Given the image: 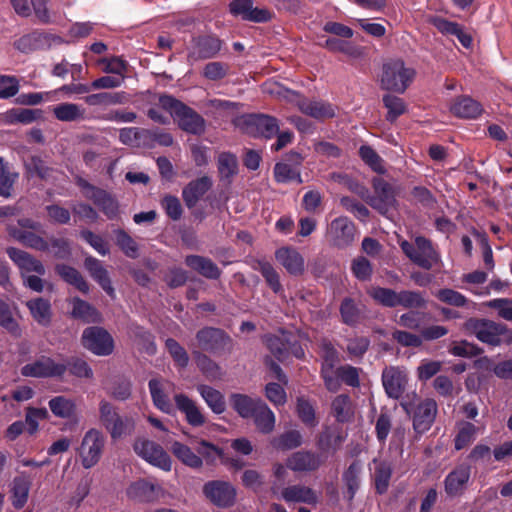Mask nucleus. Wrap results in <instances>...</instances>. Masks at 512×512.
Returning a JSON list of instances; mask_svg holds the SVG:
<instances>
[{
  "label": "nucleus",
  "mask_w": 512,
  "mask_h": 512,
  "mask_svg": "<svg viewBox=\"0 0 512 512\" xmlns=\"http://www.w3.org/2000/svg\"><path fill=\"white\" fill-rule=\"evenodd\" d=\"M263 91L272 97L295 103L301 112L319 120L332 118L336 115L335 108L331 104L322 101L305 100L297 93L277 82L265 83Z\"/></svg>",
  "instance_id": "1"
},
{
  "label": "nucleus",
  "mask_w": 512,
  "mask_h": 512,
  "mask_svg": "<svg viewBox=\"0 0 512 512\" xmlns=\"http://www.w3.org/2000/svg\"><path fill=\"white\" fill-rule=\"evenodd\" d=\"M416 75L415 69L401 58L386 59L379 76L380 87L384 90L404 93Z\"/></svg>",
  "instance_id": "2"
},
{
  "label": "nucleus",
  "mask_w": 512,
  "mask_h": 512,
  "mask_svg": "<svg viewBox=\"0 0 512 512\" xmlns=\"http://www.w3.org/2000/svg\"><path fill=\"white\" fill-rule=\"evenodd\" d=\"M99 421L110 435L111 440L118 441L133 435L136 423V415H121L108 401L99 403Z\"/></svg>",
  "instance_id": "3"
},
{
  "label": "nucleus",
  "mask_w": 512,
  "mask_h": 512,
  "mask_svg": "<svg viewBox=\"0 0 512 512\" xmlns=\"http://www.w3.org/2000/svg\"><path fill=\"white\" fill-rule=\"evenodd\" d=\"M197 448L196 452L192 450L188 445L174 441L171 444L172 454L185 466L192 469H200L203 466V460L210 462L216 457L222 455V450L215 446L213 443L204 439L196 441Z\"/></svg>",
  "instance_id": "4"
},
{
  "label": "nucleus",
  "mask_w": 512,
  "mask_h": 512,
  "mask_svg": "<svg viewBox=\"0 0 512 512\" xmlns=\"http://www.w3.org/2000/svg\"><path fill=\"white\" fill-rule=\"evenodd\" d=\"M158 105L174 117L180 128L184 131L192 134L204 132V119L183 103L170 96L162 95L159 97Z\"/></svg>",
  "instance_id": "5"
},
{
  "label": "nucleus",
  "mask_w": 512,
  "mask_h": 512,
  "mask_svg": "<svg viewBox=\"0 0 512 512\" xmlns=\"http://www.w3.org/2000/svg\"><path fill=\"white\" fill-rule=\"evenodd\" d=\"M105 444L106 438L99 429L90 428L85 432L77 448L81 465L85 469H90L99 463Z\"/></svg>",
  "instance_id": "6"
},
{
  "label": "nucleus",
  "mask_w": 512,
  "mask_h": 512,
  "mask_svg": "<svg viewBox=\"0 0 512 512\" xmlns=\"http://www.w3.org/2000/svg\"><path fill=\"white\" fill-rule=\"evenodd\" d=\"M401 405L407 413L413 414V427L417 433H423L431 427L437 413V405L433 399L421 400L413 394L411 401H404Z\"/></svg>",
  "instance_id": "7"
},
{
  "label": "nucleus",
  "mask_w": 512,
  "mask_h": 512,
  "mask_svg": "<svg viewBox=\"0 0 512 512\" xmlns=\"http://www.w3.org/2000/svg\"><path fill=\"white\" fill-rule=\"evenodd\" d=\"M132 447L134 453L150 465L166 472L172 469L170 456L158 443L145 437H138L134 440Z\"/></svg>",
  "instance_id": "8"
},
{
  "label": "nucleus",
  "mask_w": 512,
  "mask_h": 512,
  "mask_svg": "<svg viewBox=\"0 0 512 512\" xmlns=\"http://www.w3.org/2000/svg\"><path fill=\"white\" fill-rule=\"evenodd\" d=\"M400 247L411 261L422 268L431 269L439 262V256L431 243L423 237H417L414 242L403 240Z\"/></svg>",
  "instance_id": "9"
},
{
  "label": "nucleus",
  "mask_w": 512,
  "mask_h": 512,
  "mask_svg": "<svg viewBox=\"0 0 512 512\" xmlns=\"http://www.w3.org/2000/svg\"><path fill=\"white\" fill-rule=\"evenodd\" d=\"M467 326L481 342L493 346L499 345L503 338H507L509 341L512 340V334L509 333L507 328L493 321L471 319Z\"/></svg>",
  "instance_id": "10"
},
{
  "label": "nucleus",
  "mask_w": 512,
  "mask_h": 512,
  "mask_svg": "<svg viewBox=\"0 0 512 512\" xmlns=\"http://www.w3.org/2000/svg\"><path fill=\"white\" fill-rule=\"evenodd\" d=\"M374 195L369 196L366 189V196L362 197L373 209L383 215H387L396 205L395 193L390 184L381 178L373 179Z\"/></svg>",
  "instance_id": "11"
},
{
  "label": "nucleus",
  "mask_w": 512,
  "mask_h": 512,
  "mask_svg": "<svg viewBox=\"0 0 512 512\" xmlns=\"http://www.w3.org/2000/svg\"><path fill=\"white\" fill-rule=\"evenodd\" d=\"M203 493L217 507L228 508L236 502V488L227 481H209L204 484Z\"/></svg>",
  "instance_id": "12"
},
{
  "label": "nucleus",
  "mask_w": 512,
  "mask_h": 512,
  "mask_svg": "<svg viewBox=\"0 0 512 512\" xmlns=\"http://www.w3.org/2000/svg\"><path fill=\"white\" fill-rule=\"evenodd\" d=\"M67 370L63 361H57L50 357H42L21 368V374L25 377L47 378L62 376Z\"/></svg>",
  "instance_id": "13"
},
{
  "label": "nucleus",
  "mask_w": 512,
  "mask_h": 512,
  "mask_svg": "<svg viewBox=\"0 0 512 512\" xmlns=\"http://www.w3.org/2000/svg\"><path fill=\"white\" fill-rule=\"evenodd\" d=\"M83 346L99 356H106L113 352L114 341L111 335L100 327H89L82 334Z\"/></svg>",
  "instance_id": "14"
},
{
  "label": "nucleus",
  "mask_w": 512,
  "mask_h": 512,
  "mask_svg": "<svg viewBox=\"0 0 512 512\" xmlns=\"http://www.w3.org/2000/svg\"><path fill=\"white\" fill-rule=\"evenodd\" d=\"M355 235L353 222L344 216L335 218L327 229L329 242L340 249L350 246L355 240Z\"/></svg>",
  "instance_id": "15"
},
{
  "label": "nucleus",
  "mask_w": 512,
  "mask_h": 512,
  "mask_svg": "<svg viewBox=\"0 0 512 512\" xmlns=\"http://www.w3.org/2000/svg\"><path fill=\"white\" fill-rule=\"evenodd\" d=\"M18 226H10V235L19 242L37 250L48 249V243L30 230H38L39 225L29 219L18 222Z\"/></svg>",
  "instance_id": "16"
},
{
  "label": "nucleus",
  "mask_w": 512,
  "mask_h": 512,
  "mask_svg": "<svg viewBox=\"0 0 512 512\" xmlns=\"http://www.w3.org/2000/svg\"><path fill=\"white\" fill-rule=\"evenodd\" d=\"M229 11L236 17L252 22H266L273 16L268 9L253 7L251 0H233L229 4Z\"/></svg>",
  "instance_id": "17"
},
{
  "label": "nucleus",
  "mask_w": 512,
  "mask_h": 512,
  "mask_svg": "<svg viewBox=\"0 0 512 512\" xmlns=\"http://www.w3.org/2000/svg\"><path fill=\"white\" fill-rule=\"evenodd\" d=\"M63 40L56 35L33 32L19 38L14 46L22 53H30L38 49H44L53 45H59Z\"/></svg>",
  "instance_id": "18"
},
{
  "label": "nucleus",
  "mask_w": 512,
  "mask_h": 512,
  "mask_svg": "<svg viewBox=\"0 0 512 512\" xmlns=\"http://www.w3.org/2000/svg\"><path fill=\"white\" fill-rule=\"evenodd\" d=\"M162 494V488L146 479L132 482L126 489L128 498L138 502L150 503L156 501Z\"/></svg>",
  "instance_id": "19"
},
{
  "label": "nucleus",
  "mask_w": 512,
  "mask_h": 512,
  "mask_svg": "<svg viewBox=\"0 0 512 512\" xmlns=\"http://www.w3.org/2000/svg\"><path fill=\"white\" fill-rule=\"evenodd\" d=\"M382 382L387 395L398 399L407 384V373L399 367H386L382 372Z\"/></svg>",
  "instance_id": "20"
},
{
  "label": "nucleus",
  "mask_w": 512,
  "mask_h": 512,
  "mask_svg": "<svg viewBox=\"0 0 512 512\" xmlns=\"http://www.w3.org/2000/svg\"><path fill=\"white\" fill-rule=\"evenodd\" d=\"M149 390L153 400V404L162 412L173 413V405L170 401L169 394L173 390V384L163 379H151L149 381Z\"/></svg>",
  "instance_id": "21"
},
{
  "label": "nucleus",
  "mask_w": 512,
  "mask_h": 512,
  "mask_svg": "<svg viewBox=\"0 0 512 512\" xmlns=\"http://www.w3.org/2000/svg\"><path fill=\"white\" fill-rule=\"evenodd\" d=\"M275 258L289 274L293 276H300L304 274V257L295 248L281 247L275 251Z\"/></svg>",
  "instance_id": "22"
},
{
  "label": "nucleus",
  "mask_w": 512,
  "mask_h": 512,
  "mask_svg": "<svg viewBox=\"0 0 512 512\" xmlns=\"http://www.w3.org/2000/svg\"><path fill=\"white\" fill-rule=\"evenodd\" d=\"M7 254L19 268L21 277L34 273L38 275L45 274L43 264L27 252L11 247L7 249Z\"/></svg>",
  "instance_id": "23"
},
{
  "label": "nucleus",
  "mask_w": 512,
  "mask_h": 512,
  "mask_svg": "<svg viewBox=\"0 0 512 512\" xmlns=\"http://www.w3.org/2000/svg\"><path fill=\"white\" fill-rule=\"evenodd\" d=\"M288 158L293 165L286 162H280L275 165L274 177L276 181L279 183H288L291 181L302 183L298 166L302 163L303 157L300 154L293 152L288 155Z\"/></svg>",
  "instance_id": "24"
},
{
  "label": "nucleus",
  "mask_w": 512,
  "mask_h": 512,
  "mask_svg": "<svg viewBox=\"0 0 512 512\" xmlns=\"http://www.w3.org/2000/svg\"><path fill=\"white\" fill-rule=\"evenodd\" d=\"M449 110L454 116L464 119L476 118L483 111L481 104L469 96L457 97L450 105Z\"/></svg>",
  "instance_id": "25"
},
{
  "label": "nucleus",
  "mask_w": 512,
  "mask_h": 512,
  "mask_svg": "<svg viewBox=\"0 0 512 512\" xmlns=\"http://www.w3.org/2000/svg\"><path fill=\"white\" fill-rule=\"evenodd\" d=\"M177 408L185 414L187 422L195 427L205 423V417L194 401L184 394H176L174 397Z\"/></svg>",
  "instance_id": "26"
},
{
  "label": "nucleus",
  "mask_w": 512,
  "mask_h": 512,
  "mask_svg": "<svg viewBox=\"0 0 512 512\" xmlns=\"http://www.w3.org/2000/svg\"><path fill=\"white\" fill-rule=\"evenodd\" d=\"M232 408L242 418H251L258 406L263 402L260 398H252L249 395L233 393L229 397Z\"/></svg>",
  "instance_id": "27"
},
{
  "label": "nucleus",
  "mask_w": 512,
  "mask_h": 512,
  "mask_svg": "<svg viewBox=\"0 0 512 512\" xmlns=\"http://www.w3.org/2000/svg\"><path fill=\"white\" fill-rule=\"evenodd\" d=\"M84 265L90 276L98 282L102 289L110 296H114V288L111 284L108 271L103 267L101 262L96 258L87 257Z\"/></svg>",
  "instance_id": "28"
},
{
  "label": "nucleus",
  "mask_w": 512,
  "mask_h": 512,
  "mask_svg": "<svg viewBox=\"0 0 512 512\" xmlns=\"http://www.w3.org/2000/svg\"><path fill=\"white\" fill-rule=\"evenodd\" d=\"M321 464L319 457L306 451L293 453L286 462L289 469L293 471H311L317 469Z\"/></svg>",
  "instance_id": "29"
},
{
  "label": "nucleus",
  "mask_w": 512,
  "mask_h": 512,
  "mask_svg": "<svg viewBox=\"0 0 512 512\" xmlns=\"http://www.w3.org/2000/svg\"><path fill=\"white\" fill-rule=\"evenodd\" d=\"M281 498L286 502H303L314 505L318 502V495L314 490L302 485L286 487L281 492Z\"/></svg>",
  "instance_id": "30"
},
{
  "label": "nucleus",
  "mask_w": 512,
  "mask_h": 512,
  "mask_svg": "<svg viewBox=\"0 0 512 512\" xmlns=\"http://www.w3.org/2000/svg\"><path fill=\"white\" fill-rule=\"evenodd\" d=\"M470 477V469L468 466L461 465L448 474L445 480L446 492L450 495L460 494Z\"/></svg>",
  "instance_id": "31"
},
{
  "label": "nucleus",
  "mask_w": 512,
  "mask_h": 512,
  "mask_svg": "<svg viewBox=\"0 0 512 512\" xmlns=\"http://www.w3.org/2000/svg\"><path fill=\"white\" fill-rule=\"evenodd\" d=\"M26 306L32 318L42 326H48L51 322L52 312L50 302L44 298H35L26 302Z\"/></svg>",
  "instance_id": "32"
},
{
  "label": "nucleus",
  "mask_w": 512,
  "mask_h": 512,
  "mask_svg": "<svg viewBox=\"0 0 512 512\" xmlns=\"http://www.w3.org/2000/svg\"><path fill=\"white\" fill-rule=\"evenodd\" d=\"M210 187L211 180L207 176L190 182L183 190V198L186 205L193 207Z\"/></svg>",
  "instance_id": "33"
},
{
  "label": "nucleus",
  "mask_w": 512,
  "mask_h": 512,
  "mask_svg": "<svg viewBox=\"0 0 512 512\" xmlns=\"http://www.w3.org/2000/svg\"><path fill=\"white\" fill-rule=\"evenodd\" d=\"M31 481L26 475H19L15 477L11 484V501L12 505L20 509L22 508L29 496Z\"/></svg>",
  "instance_id": "34"
},
{
  "label": "nucleus",
  "mask_w": 512,
  "mask_h": 512,
  "mask_svg": "<svg viewBox=\"0 0 512 512\" xmlns=\"http://www.w3.org/2000/svg\"><path fill=\"white\" fill-rule=\"evenodd\" d=\"M55 118L62 122H73L84 119L85 109L75 103L64 102L52 109Z\"/></svg>",
  "instance_id": "35"
},
{
  "label": "nucleus",
  "mask_w": 512,
  "mask_h": 512,
  "mask_svg": "<svg viewBox=\"0 0 512 512\" xmlns=\"http://www.w3.org/2000/svg\"><path fill=\"white\" fill-rule=\"evenodd\" d=\"M185 263L188 267L207 278L215 279L220 275L219 268L211 260L205 257L198 255L187 256Z\"/></svg>",
  "instance_id": "36"
},
{
  "label": "nucleus",
  "mask_w": 512,
  "mask_h": 512,
  "mask_svg": "<svg viewBox=\"0 0 512 512\" xmlns=\"http://www.w3.org/2000/svg\"><path fill=\"white\" fill-rule=\"evenodd\" d=\"M197 390L214 413L222 414L226 410L224 395L219 390L207 385H199Z\"/></svg>",
  "instance_id": "37"
},
{
  "label": "nucleus",
  "mask_w": 512,
  "mask_h": 512,
  "mask_svg": "<svg viewBox=\"0 0 512 512\" xmlns=\"http://www.w3.org/2000/svg\"><path fill=\"white\" fill-rule=\"evenodd\" d=\"M251 418L254 419L257 429L262 433H271L275 427V415L264 402L258 406Z\"/></svg>",
  "instance_id": "38"
},
{
  "label": "nucleus",
  "mask_w": 512,
  "mask_h": 512,
  "mask_svg": "<svg viewBox=\"0 0 512 512\" xmlns=\"http://www.w3.org/2000/svg\"><path fill=\"white\" fill-rule=\"evenodd\" d=\"M335 352L332 349L327 351L326 359L322 367V376L325 381L327 389L330 391H337L340 387V377L338 376V369H333Z\"/></svg>",
  "instance_id": "39"
},
{
  "label": "nucleus",
  "mask_w": 512,
  "mask_h": 512,
  "mask_svg": "<svg viewBox=\"0 0 512 512\" xmlns=\"http://www.w3.org/2000/svg\"><path fill=\"white\" fill-rule=\"evenodd\" d=\"M51 412L59 418H70L76 412V404L74 400L64 396H56L49 403Z\"/></svg>",
  "instance_id": "40"
},
{
  "label": "nucleus",
  "mask_w": 512,
  "mask_h": 512,
  "mask_svg": "<svg viewBox=\"0 0 512 512\" xmlns=\"http://www.w3.org/2000/svg\"><path fill=\"white\" fill-rule=\"evenodd\" d=\"M72 316L87 323L100 321L99 313L87 302L74 298L72 300Z\"/></svg>",
  "instance_id": "41"
},
{
  "label": "nucleus",
  "mask_w": 512,
  "mask_h": 512,
  "mask_svg": "<svg viewBox=\"0 0 512 512\" xmlns=\"http://www.w3.org/2000/svg\"><path fill=\"white\" fill-rule=\"evenodd\" d=\"M57 273L69 284L75 286L79 291L87 293L89 286L81 274L73 267L67 265H57Z\"/></svg>",
  "instance_id": "42"
},
{
  "label": "nucleus",
  "mask_w": 512,
  "mask_h": 512,
  "mask_svg": "<svg viewBox=\"0 0 512 512\" xmlns=\"http://www.w3.org/2000/svg\"><path fill=\"white\" fill-rule=\"evenodd\" d=\"M128 101V95L125 92L98 93L85 98V102L91 106L123 104Z\"/></svg>",
  "instance_id": "43"
},
{
  "label": "nucleus",
  "mask_w": 512,
  "mask_h": 512,
  "mask_svg": "<svg viewBox=\"0 0 512 512\" xmlns=\"http://www.w3.org/2000/svg\"><path fill=\"white\" fill-rule=\"evenodd\" d=\"M41 112L39 110L16 108L5 112L4 120L9 124L22 123L29 124L39 118Z\"/></svg>",
  "instance_id": "44"
},
{
  "label": "nucleus",
  "mask_w": 512,
  "mask_h": 512,
  "mask_svg": "<svg viewBox=\"0 0 512 512\" xmlns=\"http://www.w3.org/2000/svg\"><path fill=\"white\" fill-rule=\"evenodd\" d=\"M0 326L15 337L22 334L21 328L17 320L13 317L12 312L6 302L0 299Z\"/></svg>",
  "instance_id": "45"
},
{
  "label": "nucleus",
  "mask_w": 512,
  "mask_h": 512,
  "mask_svg": "<svg viewBox=\"0 0 512 512\" xmlns=\"http://www.w3.org/2000/svg\"><path fill=\"white\" fill-rule=\"evenodd\" d=\"M375 464V473H374V480H375V487L378 493L383 494L387 491L392 469L389 464L385 462H374Z\"/></svg>",
  "instance_id": "46"
},
{
  "label": "nucleus",
  "mask_w": 512,
  "mask_h": 512,
  "mask_svg": "<svg viewBox=\"0 0 512 512\" xmlns=\"http://www.w3.org/2000/svg\"><path fill=\"white\" fill-rule=\"evenodd\" d=\"M477 428L469 423L462 422L459 424L458 434L455 438V448L460 450L469 445L476 437Z\"/></svg>",
  "instance_id": "47"
},
{
  "label": "nucleus",
  "mask_w": 512,
  "mask_h": 512,
  "mask_svg": "<svg viewBox=\"0 0 512 512\" xmlns=\"http://www.w3.org/2000/svg\"><path fill=\"white\" fill-rule=\"evenodd\" d=\"M383 103L387 109V119L389 121L396 120L400 115L406 111V105L403 99L394 95H385L383 97Z\"/></svg>",
  "instance_id": "48"
},
{
  "label": "nucleus",
  "mask_w": 512,
  "mask_h": 512,
  "mask_svg": "<svg viewBox=\"0 0 512 512\" xmlns=\"http://www.w3.org/2000/svg\"><path fill=\"white\" fill-rule=\"evenodd\" d=\"M273 446L278 449L289 450L299 447L302 444V435L300 432L292 430L288 431L272 442Z\"/></svg>",
  "instance_id": "49"
},
{
  "label": "nucleus",
  "mask_w": 512,
  "mask_h": 512,
  "mask_svg": "<svg viewBox=\"0 0 512 512\" xmlns=\"http://www.w3.org/2000/svg\"><path fill=\"white\" fill-rule=\"evenodd\" d=\"M353 275L360 281H368L372 276V265L368 259L358 256L351 262Z\"/></svg>",
  "instance_id": "50"
},
{
  "label": "nucleus",
  "mask_w": 512,
  "mask_h": 512,
  "mask_svg": "<svg viewBox=\"0 0 512 512\" xmlns=\"http://www.w3.org/2000/svg\"><path fill=\"white\" fill-rule=\"evenodd\" d=\"M17 174L12 173L9 167L0 158V196L9 197Z\"/></svg>",
  "instance_id": "51"
},
{
  "label": "nucleus",
  "mask_w": 512,
  "mask_h": 512,
  "mask_svg": "<svg viewBox=\"0 0 512 512\" xmlns=\"http://www.w3.org/2000/svg\"><path fill=\"white\" fill-rule=\"evenodd\" d=\"M48 416L49 414L46 408L27 407L25 423L28 425L29 434H35L39 428L38 420H45Z\"/></svg>",
  "instance_id": "52"
},
{
  "label": "nucleus",
  "mask_w": 512,
  "mask_h": 512,
  "mask_svg": "<svg viewBox=\"0 0 512 512\" xmlns=\"http://www.w3.org/2000/svg\"><path fill=\"white\" fill-rule=\"evenodd\" d=\"M332 411L339 421L348 420L352 414L349 397L346 395L337 396L332 402Z\"/></svg>",
  "instance_id": "53"
},
{
  "label": "nucleus",
  "mask_w": 512,
  "mask_h": 512,
  "mask_svg": "<svg viewBox=\"0 0 512 512\" xmlns=\"http://www.w3.org/2000/svg\"><path fill=\"white\" fill-rule=\"evenodd\" d=\"M259 271L265 278L268 285L275 293H279L282 290L280 283V277L275 268L268 262H259Z\"/></svg>",
  "instance_id": "54"
},
{
  "label": "nucleus",
  "mask_w": 512,
  "mask_h": 512,
  "mask_svg": "<svg viewBox=\"0 0 512 512\" xmlns=\"http://www.w3.org/2000/svg\"><path fill=\"white\" fill-rule=\"evenodd\" d=\"M340 204L345 210L352 213L361 221H366L370 215L369 210L363 204L350 197H342L340 199Z\"/></svg>",
  "instance_id": "55"
},
{
  "label": "nucleus",
  "mask_w": 512,
  "mask_h": 512,
  "mask_svg": "<svg viewBox=\"0 0 512 512\" xmlns=\"http://www.w3.org/2000/svg\"><path fill=\"white\" fill-rule=\"evenodd\" d=\"M253 124L256 126L258 132L266 138H270L278 132L276 119L269 116H259L253 119Z\"/></svg>",
  "instance_id": "56"
},
{
  "label": "nucleus",
  "mask_w": 512,
  "mask_h": 512,
  "mask_svg": "<svg viewBox=\"0 0 512 512\" xmlns=\"http://www.w3.org/2000/svg\"><path fill=\"white\" fill-rule=\"evenodd\" d=\"M370 296L382 305L397 306V293L391 289L376 287L369 291Z\"/></svg>",
  "instance_id": "57"
},
{
  "label": "nucleus",
  "mask_w": 512,
  "mask_h": 512,
  "mask_svg": "<svg viewBox=\"0 0 512 512\" xmlns=\"http://www.w3.org/2000/svg\"><path fill=\"white\" fill-rule=\"evenodd\" d=\"M330 179L336 183H339L346 187L351 192L357 194L360 197L366 196V188L361 186L359 183L352 180L346 174L342 173H332L330 175Z\"/></svg>",
  "instance_id": "58"
},
{
  "label": "nucleus",
  "mask_w": 512,
  "mask_h": 512,
  "mask_svg": "<svg viewBox=\"0 0 512 512\" xmlns=\"http://www.w3.org/2000/svg\"><path fill=\"white\" fill-rule=\"evenodd\" d=\"M221 338V331L213 328H206L197 333V341L200 347L212 349Z\"/></svg>",
  "instance_id": "59"
},
{
  "label": "nucleus",
  "mask_w": 512,
  "mask_h": 512,
  "mask_svg": "<svg viewBox=\"0 0 512 512\" xmlns=\"http://www.w3.org/2000/svg\"><path fill=\"white\" fill-rule=\"evenodd\" d=\"M363 161L368 164L374 171L384 173L385 169L379 155L369 146H362L359 150Z\"/></svg>",
  "instance_id": "60"
},
{
  "label": "nucleus",
  "mask_w": 512,
  "mask_h": 512,
  "mask_svg": "<svg viewBox=\"0 0 512 512\" xmlns=\"http://www.w3.org/2000/svg\"><path fill=\"white\" fill-rule=\"evenodd\" d=\"M218 169L222 177L228 178L236 173L237 160L234 155L222 153L218 158Z\"/></svg>",
  "instance_id": "61"
},
{
  "label": "nucleus",
  "mask_w": 512,
  "mask_h": 512,
  "mask_svg": "<svg viewBox=\"0 0 512 512\" xmlns=\"http://www.w3.org/2000/svg\"><path fill=\"white\" fill-rule=\"evenodd\" d=\"M442 367V362L435 360H423L417 368L419 380L426 381L436 375Z\"/></svg>",
  "instance_id": "62"
},
{
  "label": "nucleus",
  "mask_w": 512,
  "mask_h": 512,
  "mask_svg": "<svg viewBox=\"0 0 512 512\" xmlns=\"http://www.w3.org/2000/svg\"><path fill=\"white\" fill-rule=\"evenodd\" d=\"M435 296L440 301L456 307L464 306L467 302L462 294L452 289H441L435 293Z\"/></svg>",
  "instance_id": "63"
},
{
  "label": "nucleus",
  "mask_w": 512,
  "mask_h": 512,
  "mask_svg": "<svg viewBox=\"0 0 512 512\" xmlns=\"http://www.w3.org/2000/svg\"><path fill=\"white\" fill-rule=\"evenodd\" d=\"M19 91V81L13 76L0 75V98L7 99Z\"/></svg>",
  "instance_id": "64"
}]
</instances>
